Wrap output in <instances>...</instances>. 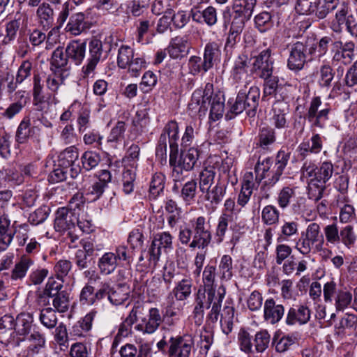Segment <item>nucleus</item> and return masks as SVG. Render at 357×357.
Masks as SVG:
<instances>
[{"label": "nucleus", "instance_id": "1", "mask_svg": "<svg viewBox=\"0 0 357 357\" xmlns=\"http://www.w3.org/2000/svg\"><path fill=\"white\" fill-rule=\"evenodd\" d=\"M209 105L211 106L210 119L213 121L220 119L224 112L223 96L214 93L213 84L206 83L204 88L197 89L192 93L188 110L192 116H202L206 114Z\"/></svg>", "mask_w": 357, "mask_h": 357}, {"label": "nucleus", "instance_id": "2", "mask_svg": "<svg viewBox=\"0 0 357 357\" xmlns=\"http://www.w3.org/2000/svg\"><path fill=\"white\" fill-rule=\"evenodd\" d=\"M190 226L185 225L179 227L178 238L182 245L190 248L204 249L212 239L211 225L204 216H199L190 220Z\"/></svg>", "mask_w": 357, "mask_h": 357}, {"label": "nucleus", "instance_id": "3", "mask_svg": "<svg viewBox=\"0 0 357 357\" xmlns=\"http://www.w3.org/2000/svg\"><path fill=\"white\" fill-rule=\"evenodd\" d=\"M177 153H169V165L172 169L171 176L174 183L172 189L174 192H178L180 184L187 177L184 173L193 169L199 157V151L195 147L182 151L178 159Z\"/></svg>", "mask_w": 357, "mask_h": 357}, {"label": "nucleus", "instance_id": "4", "mask_svg": "<svg viewBox=\"0 0 357 357\" xmlns=\"http://www.w3.org/2000/svg\"><path fill=\"white\" fill-rule=\"evenodd\" d=\"M259 97L260 90L257 86H251L248 92L245 89L240 90L226 117L231 119L233 116L230 114L235 116L243 111H245L249 116H255L259 105Z\"/></svg>", "mask_w": 357, "mask_h": 357}, {"label": "nucleus", "instance_id": "5", "mask_svg": "<svg viewBox=\"0 0 357 357\" xmlns=\"http://www.w3.org/2000/svg\"><path fill=\"white\" fill-rule=\"evenodd\" d=\"M324 243L321 227L317 222L309 224L296 243L295 248L301 255H308L312 250L320 251Z\"/></svg>", "mask_w": 357, "mask_h": 357}, {"label": "nucleus", "instance_id": "6", "mask_svg": "<svg viewBox=\"0 0 357 357\" xmlns=\"http://www.w3.org/2000/svg\"><path fill=\"white\" fill-rule=\"evenodd\" d=\"M323 296L324 302L332 303L337 312L344 311L352 302L351 293L346 288L338 289L337 284L334 280L326 282L323 287Z\"/></svg>", "mask_w": 357, "mask_h": 357}, {"label": "nucleus", "instance_id": "7", "mask_svg": "<svg viewBox=\"0 0 357 357\" xmlns=\"http://www.w3.org/2000/svg\"><path fill=\"white\" fill-rule=\"evenodd\" d=\"M301 172L302 176L310 178L311 180L325 185L334 173V167L333 164L328 160L321 162L318 167L314 161L306 160L301 167Z\"/></svg>", "mask_w": 357, "mask_h": 357}, {"label": "nucleus", "instance_id": "8", "mask_svg": "<svg viewBox=\"0 0 357 357\" xmlns=\"http://www.w3.org/2000/svg\"><path fill=\"white\" fill-rule=\"evenodd\" d=\"M290 158V153L284 150H280L276 155V162L273 167V176L266 179L260 188V199H268L271 195V190L279 181L285 169Z\"/></svg>", "mask_w": 357, "mask_h": 357}, {"label": "nucleus", "instance_id": "9", "mask_svg": "<svg viewBox=\"0 0 357 357\" xmlns=\"http://www.w3.org/2000/svg\"><path fill=\"white\" fill-rule=\"evenodd\" d=\"M194 344V337L190 333L172 336L168 340L167 356L190 357Z\"/></svg>", "mask_w": 357, "mask_h": 357}, {"label": "nucleus", "instance_id": "10", "mask_svg": "<svg viewBox=\"0 0 357 357\" xmlns=\"http://www.w3.org/2000/svg\"><path fill=\"white\" fill-rule=\"evenodd\" d=\"M173 236L168 231L156 234L147 251L149 266L155 267L161 256V249H172Z\"/></svg>", "mask_w": 357, "mask_h": 357}, {"label": "nucleus", "instance_id": "11", "mask_svg": "<svg viewBox=\"0 0 357 357\" xmlns=\"http://www.w3.org/2000/svg\"><path fill=\"white\" fill-rule=\"evenodd\" d=\"M321 98L318 96L312 98L307 109L305 118L312 128H324L329 119L331 107L326 106L320 109Z\"/></svg>", "mask_w": 357, "mask_h": 357}, {"label": "nucleus", "instance_id": "12", "mask_svg": "<svg viewBox=\"0 0 357 357\" xmlns=\"http://www.w3.org/2000/svg\"><path fill=\"white\" fill-rule=\"evenodd\" d=\"M102 55V42L98 39H93L89 43V57L86 64L82 68V77L89 79L94 77L96 69Z\"/></svg>", "mask_w": 357, "mask_h": 357}, {"label": "nucleus", "instance_id": "13", "mask_svg": "<svg viewBox=\"0 0 357 357\" xmlns=\"http://www.w3.org/2000/svg\"><path fill=\"white\" fill-rule=\"evenodd\" d=\"M271 55V50L267 48L254 57L252 71L261 79L268 78L273 74L274 60Z\"/></svg>", "mask_w": 357, "mask_h": 357}, {"label": "nucleus", "instance_id": "14", "mask_svg": "<svg viewBox=\"0 0 357 357\" xmlns=\"http://www.w3.org/2000/svg\"><path fill=\"white\" fill-rule=\"evenodd\" d=\"M333 55L331 60L332 66L350 64L354 59L355 44L352 41L342 43L336 41L333 43Z\"/></svg>", "mask_w": 357, "mask_h": 357}, {"label": "nucleus", "instance_id": "15", "mask_svg": "<svg viewBox=\"0 0 357 357\" xmlns=\"http://www.w3.org/2000/svg\"><path fill=\"white\" fill-rule=\"evenodd\" d=\"M2 327L14 329L19 335H28L32 326V318L29 314L22 313L17 315L15 321L11 316L5 315L1 319Z\"/></svg>", "mask_w": 357, "mask_h": 357}, {"label": "nucleus", "instance_id": "16", "mask_svg": "<svg viewBox=\"0 0 357 357\" xmlns=\"http://www.w3.org/2000/svg\"><path fill=\"white\" fill-rule=\"evenodd\" d=\"M289 50L287 68L295 72L301 70L307 62L305 45L301 42H296L289 46Z\"/></svg>", "mask_w": 357, "mask_h": 357}, {"label": "nucleus", "instance_id": "17", "mask_svg": "<svg viewBox=\"0 0 357 357\" xmlns=\"http://www.w3.org/2000/svg\"><path fill=\"white\" fill-rule=\"evenodd\" d=\"M249 59L245 54L239 55L234 61L231 71L232 80L247 87L252 82V75L248 73Z\"/></svg>", "mask_w": 357, "mask_h": 357}, {"label": "nucleus", "instance_id": "18", "mask_svg": "<svg viewBox=\"0 0 357 357\" xmlns=\"http://www.w3.org/2000/svg\"><path fill=\"white\" fill-rule=\"evenodd\" d=\"M323 149L322 137L313 134L310 139L303 140L296 148V152L298 160H306L311 154H318Z\"/></svg>", "mask_w": 357, "mask_h": 357}, {"label": "nucleus", "instance_id": "19", "mask_svg": "<svg viewBox=\"0 0 357 357\" xmlns=\"http://www.w3.org/2000/svg\"><path fill=\"white\" fill-rule=\"evenodd\" d=\"M142 310L143 307L140 305H135L132 307L128 314L119 325L114 343H117L121 338L131 335L132 326L137 321L139 316L142 314Z\"/></svg>", "mask_w": 357, "mask_h": 357}, {"label": "nucleus", "instance_id": "20", "mask_svg": "<svg viewBox=\"0 0 357 357\" xmlns=\"http://www.w3.org/2000/svg\"><path fill=\"white\" fill-rule=\"evenodd\" d=\"M77 222V218L75 213L67 208L62 207L58 208L56 212L54 227L59 232L70 231L75 228Z\"/></svg>", "mask_w": 357, "mask_h": 357}, {"label": "nucleus", "instance_id": "21", "mask_svg": "<svg viewBox=\"0 0 357 357\" xmlns=\"http://www.w3.org/2000/svg\"><path fill=\"white\" fill-rule=\"evenodd\" d=\"M162 321L160 310L151 307L149 310L148 318L142 319L141 323L135 326V329L143 334H153L158 329Z\"/></svg>", "mask_w": 357, "mask_h": 357}, {"label": "nucleus", "instance_id": "22", "mask_svg": "<svg viewBox=\"0 0 357 357\" xmlns=\"http://www.w3.org/2000/svg\"><path fill=\"white\" fill-rule=\"evenodd\" d=\"M311 317V311L305 305H298L290 307L287 312L285 323L288 326L304 325Z\"/></svg>", "mask_w": 357, "mask_h": 357}, {"label": "nucleus", "instance_id": "23", "mask_svg": "<svg viewBox=\"0 0 357 357\" xmlns=\"http://www.w3.org/2000/svg\"><path fill=\"white\" fill-rule=\"evenodd\" d=\"M226 289L223 285H220L218 288L217 294L208 295L207 308L211 307L210 312L207 314L206 319L208 321L215 323L220 316L222 303L225 298Z\"/></svg>", "mask_w": 357, "mask_h": 357}, {"label": "nucleus", "instance_id": "24", "mask_svg": "<svg viewBox=\"0 0 357 357\" xmlns=\"http://www.w3.org/2000/svg\"><path fill=\"white\" fill-rule=\"evenodd\" d=\"M190 43L187 36H176L171 39L167 51L172 59H181L190 51Z\"/></svg>", "mask_w": 357, "mask_h": 357}, {"label": "nucleus", "instance_id": "25", "mask_svg": "<svg viewBox=\"0 0 357 357\" xmlns=\"http://www.w3.org/2000/svg\"><path fill=\"white\" fill-rule=\"evenodd\" d=\"M68 63V57L66 54H64L63 48L60 46L56 48L51 59L52 72L62 77H68L69 75Z\"/></svg>", "mask_w": 357, "mask_h": 357}, {"label": "nucleus", "instance_id": "26", "mask_svg": "<svg viewBox=\"0 0 357 357\" xmlns=\"http://www.w3.org/2000/svg\"><path fill=\"white\" fill-rule=\"evenodd\" d=\"M284 314V307L278 304L273 298L265 301L264 305V318L265 321L271 324L278 323Z\"/></svg>", "mask_w": 357, "mask_h": 357}, {"label": "nucleus", "instance_id": "27", "mask_svg": "<svg viewBox=\"0 0 357 357\" xmlns=\"http://www.w3.org/2000/svg\"><path fill=\"white\" fill-rule=\"evenodd\" d=\"M35 259L28 255H22L14 265L11 271L10 278L11 280H22L26 275L28 271L34 265Z\"/></svg>", "mask_w": 357, "mask_h": 357}, {"label": "nucleus", "instance_id": "28", "mask_svg": "<svg viewBox=\"0 0 357 357\" xmlns=\"http://www.w3.org/2000/svg\"><path fill=\"white\" fill-rule=\"evenodd\" d=\"M271 123L278 129L287 127V116L289 113V105L283 101H277L273 106Z\"/></svg>", "mask_w": 357, "mask_h": 357}, {"label": "nucleus", "instance_id": "29", "mask_svg": "<svg viewBox=\"0 0 357 357\" xmlns=\"http://www.w3.org/2000/svg\"><path fill=\"white\" fill-rule=\"evenodd\" d=\"M165 138V142H169L170 153L178 152L179 139V128L175 121H168L160 136L159 139Z\"/></svg>", "mask_w": 357, "mask_h": 357}, {"label": "nucleus", "instance_id": "30", "mask_svg": "<svg viewBox=\"0 0 357 357\" xmlns=\"http://www.w3.org/2000/svg\"><path fill=\"white\" fill-rule=\"evenodd\" d=\"M36 131H39V128L36 126H31V119L29 116H25L20 123L16 132L15 141L18 144H25Z\"/></svg>", "mask_w": 357, "mask_h": 357}, {"label": "nucleus", "instance_id": "31", "mask_svg": "<svg viewBox=\"0 0 357 357\" xmlns=\"http://www.w3.org/2000/svg\"><path fill=\"white\" fill-rule=\"evenodd\" d=\"M88 28L86 14L82 12L76 13L70 17L65 28L66 32L74 36H78Z\"/></svg>", "mask_w": 357, "mask_h": 357}, {"label": "nucleus", "instance_id": "32", "mask_svg": "<svg viewBox=\"0 0 357 357\" xmlns=\"http://www.w3.org/2000/svg\"><path fill=\"white\" fill-rule=\"evenodd\" d=\"M119 264L113 252H105L98 261V267L100 273L105 275L114 273Z\"/></svg>", "mask_w": 357, "mask_h": 357}, {"label": "nucleus", "instance_id": "33", "mask_svg": "<svg viewBox=\"0 0 357 357\" xmlns=\"http://www.w3.org/2000/svg\"><path fill=\"white\" fill-rule=\"evenodd\" d=\"M129 297V287L126 284H118L111 288L108 301L114 305H120L128 300Z\"/></svg>", "mask_w": 357, "mask_h": 357}, {"label": "nucleus", "instance_id": "34", "mask_svg": "<svg viewBox=\"0 0 357 357\" xmlns=\"http://www.w3.org/2000/svg\"><path fill=\"white\" fill-rule=\"evenodd\" d=\"M220 55L219 45L216 43L212 42L206 45L203 55L204 73L213 68L214 62L218 59Z\"/></svg>", "mask_w": 357, "mask_h": 357}, {"label": "nucleus", "instance_id": "35", "mask_svg": "<svg viewBox=\"0 0 357 357\" xmlns=\"http://www.w3.org/2000/svg\"><path fill=\"white\" fill-rule=\"evenodd\" d=\"M86 43L77 40L70 42L66 48V54L77 65L81 63L85 56Z\"/></svg>", "mask_w": 357, "mask_h": 357}, {"label": "nucleus", "instance_id": "36", "mask_svg": "<svg viewBox=\"0 0 357 357\" xmlns=\"http://www.w3.org/2000/svg\"><path fill=\"white\" fill-rule=\"evenodd\" d=\"M220 326L222 332L228 335L233 329L234 317V307L228 302H226L221 313Z\"/></svg>", "mask_w": 357, "mask_h": 357}, {"label": "nucleus", "instance_id": "37", "mask_svg": "<svg viewBox=\"0 0 357 357\" xmlns=\"http://www.w3.org/2000/svg\"><path fill=\"white\" fill-rule=\"evenodd\" d=\"M273 160L268 157L259 158L255 167L256 180H259V182H260L264 178H271L273 176Z\"/></svg>", "mask_w": 357, "mask_h": 357}, {"label": "nucleus", "instance_id": "38", "mask_svg": "<svg viewBox=\"0 0 357 357\" xmlns=\"http://www.w3.org/2000/svg\"><path fill=\"white\" fill-rule=\"evenodd\" d=\"M257 0H235L233 3L234 14L250 19Z\"/></svg>", "mask_w": 357, "mask_h": 357}, {"label": "nucleus", "instance_id": "39", "mask_svg": "<svg viewBox=\"0 0 357 357\" xmlns=\"http://www.w3.org/2000/svg\"><path fill=\"white\" fill-rule=\"evenodd\" d=\"M192 287V280L190 278H183L176 284L172 290V294L177 301H183L191 295Z\"/></svg>", "mask_w": 357, "mask_h": 357}, {"label": "nucleus", "instance_id": "40", "mask_svg": "<svg viewBox=\"0 0 357 357\" xmlns=\"http://www.w3.org/2000/svg\"><path fill=\"white\" fill-rule=\"evenodd\" d=\"M78 149L75 146H70L65 149L59 155V165L63 168H68L78 160Z\"/></svg>", "mask_w": 357, "mask_h": 357}, {"label": "nucleus", "instance_id": "41", "mask_svg": "<svg viewBox=\"0 0 357 357\" xmlns=\"http://www.w3.org/2000/svg\"><path fill=\"white\" fill-rule=\"evenodd\" d=\"M226 185L221 183L220 181H218L215 186H213L211 189H208L205 191L206 195L205 198L207 201L210 202L213 205L219 204L226 192Z\"/></svg>", "mask_w": 357, "mask_h": 357}, {"label": "nucleus", "instance_id": "42", "mask_svg": "<svg viewBox=\"0 0 357 357\" xmlns=\"http://www.w3.org/2000/svg\"><path fill=\"white\" fill-rule=\"evenodd\" d=\"M216 268L212 265H207L205 266L202 273V282L204 284V289H206L208 295L217 294L218 289L214 287L215 278Z\"/></svg>", "mask_w": 357, "mask_h": 357}, {"label": "nucleus", "instance_id": "43", "mask_svg": "<svg viewBox=\"0 0 357 357\" xmlns=\"http://www.w3.org/2000/svg\"><path fill=\"white\" fill-rule=\"evenodd\" d=\"M39 22L43 27L50 28L54 22V11L50 4L43 3L40 4L36 11Z\"/></svg>", "mask_w": 357, "mask_h": 357}, {"label": "nucleus", "instance_id": "44", "mask_svg": "<svg viewBox=\"0 0 357 357\" xmlns=\"http://www.w3.org/2000/svg\"><path fill=\"white\" fill-rule=\"evenodd\" d=\"M357 241V232L354 227L347 225L340 230V244L342 243L346 248H351Z\"/></svg>", "mask_w": 357, "mask_h": 357}, {"label": "nucleus", "instance_id": "45", "mask_svg": "<svg viewBox=\"0 0 357 357\" xmlns=\"http://www.w3.org/2000/svg\"><path fill=\"white\" fill-rule=\"evenodd\" d=\"M296 337L292 335H286L282 337L274 336L273 344L278 353H284L289 350L296 342Z\"/></svg>", "mask_w": 357, "mask_h": 357}, {"label": "nucleus", "instance_id": "46", "mask_svg": "<svg viewBox=\"0 0 357 357\" xmlns=\"http://www.w3.org/2000/svg\"><path fill=\"white\" fill-rule=\"evenodd\" d=\"M271 335L266 330L257 331L253 338L255 352L261 354L268 347Z\"/></svg>", "mask_w": 357, "mask_h": 357}, {"label": "nucleus", "instance_id": "47", "mask_svg": "<svg viewBox=\"0 0 357 357\" xmlns=\"http://www.w3.org/2000/svg\"><path fill=\"white\" fill-rule=\"evenodd\" d=\"M199 133V125L195 122L191 121L186 125L184 133L181 137V145L182 147H188L191 146Z\"/></svg>", "mask_w": 357, "mask_h": 357}, {"label": "nucleus", "instance_id": "48", "mask_svg": "<svg viewBox=\"0 0 357 357\" xmlns=\"http://www.w3.org/2000/svg\"><path fill=\"white\" fill-rule=\"evenodd\" d=\"M197 192V183L195 180L187 181L182 187L180 197L187 205H190L195 201Z\"/></svg>", "mask_w": 357, "mask_h": 357}, {"label": "nucleus", "instance_id": "49", "mask_svg": "<svg viewBox=\"0 0 357 357\" xmlns=\"http://www.w3.org/2000/svg\"><path fill=\"white\" fill-rule=\"evenodd\" d=\"M257 145L263 149H268L269 146L274 144L276 139L275 130L270 127H263L258 135Z\"/></svg>", "mask_w": 357, "mask_h": 357}, {"label": "nucleus", "instance_id": "50", "mask_svg": "<svg viewBox=\"0 0 357 357\" xmlns=\"http://www.w3.org/2000/svg\"><path fill=\"white\" fill-rule=\"evenodd\" d=\"M26 91L23 90H19L15 93V96L19 100L10 104L8 107L5 109V111L2 113V116L6 119H11L16 114H19L23 107L25 106L26 102H22V99L24 97Z\"/></svg>", "mask_w": 357, "mask_h": 357}, {"label": "nucleus", "instance_id": "51", "mask_svg": "<svg viewBox=\"0 0 357 357\" xmlns=\"http://www.w3.org/2000/svg\"><path fill=\"white\" fill-rule=\"evenodd\" d=\"M233 260L232 258L228 255H223L218 265V272L220 277L222 280H230L233 276Z\"/></svg>", "mask_w": 357, "mask_h": 357}, {"label": "nucleus", "instance_id": "52", "mask_svg": "<svg viewBox=\"0 0 357 357\" xmlns=\"http://www.w3.org/2000/svg\"><path fill=\"white\" fill-rule=\"evenodd\" d=\"M349 13V7L345 3H342L335 16L334 20L331 24V29L336 33H340L342 30L343 25L346 24L347 15Z\"/></svg>", "mask_w": 357, "mask_h": 357}, {"label": "nucleus", "instance_id": "53", "mask_svg": "<svg viewBox=\"0 0 357 357\" xmlns=\"http://www.w3.org/2000/svg\"><path fill=\"white\" fill-rule=\"evenodd\" d=\"M215 172L213 167L204 168L199 174V190L203 193L208 190L213 183Z\"/></svg>", "mask_w": 357, "mask_h": 357}, {"label": "nucleus", "instance_id": "54", "mask_svg": "<svg viewBox=\"0 0 357 357\" xmlns=\"http://www.w3.org/2000/svg\"><path fill=\"white\" fill-rule=\"evenodd\" d=\"M29 344L28 351L34 354H38L45 346V337L44 335L38 331H33L28 337Z\"/></svg>", "mask_w": 357, "mask_h": 357}, {"label": "nucleus", "instance_id": "55", "mask_svg": "<svg viewBox=\"0 0 357 357\" xmlns=\"http://www.w3.org/2000/svg\"><path fill=\"white\" fill-rule=\"evenodd\" d=\"M234 218L230 217L229 215L221 214L218 220V224L215 230L216 236L219 242H222L226 234L229 224L234 220ZM231 229H234L232 225H230Z\"/></svg>", "mask_w": 357, "mask_h": 357}, {"label": "nucleus", "instance_id": "56", "mask_svg": "<svg viewBox=\"0 0 357 357\" xmlns=\"http://www.w3.org/2000/svg\"><path fill=\"white\" fill-rule=\"evenodd\" d=\"M52 305L59 312H66L68 310L70 304V294L63 290L54 296H52Z\"/></svg>", "mask_w": 357, "mask_h": 357}, {"label": "nucleus", "instance_id": "57", "mask_svg": "<svg viewBox=\"0 0 357 357\" xmlns=\"http://www.w3.org/2000/svg\"><path fill=\"white\" fill-rule=\"evenodd\" d=\"M39 320L40 323L48 329L55 328L58 322L56 312L52 307L41 310Z\"/></svg>", "mask_w": 357, "mask_h": 357}, {"label": "nucleus", "instance_id": "58", "mask_svg": "<svg viewBox=\"0 0 357 357\" xmlns=\"http://www.w3.org/2000/svg\"><path fill=\"white\" fill-rule=\"evenodd\" d=\"M280 211L273 205H267L261 211V221L266 225H273L279 222Z\"/></svg>", "mask_w": 357, "mask_h": 357}, {"label": "nucleus", "instance_id": "59", "mask_svg": "<svg viewBox=\"0 0 357 357\" xmlns=\"http://www.w3.org/2000/svg\"><path fill=\"white\" fill-rule=\"evenodd\" d=\"M238 343L241 351L246 354H252L255 353L252 337L250 334L243 328H241L238 332Z\"/></svg>", "mask_w": 357, "mask_h": 357}, {"label": "nucleus", "instance_id": "60", "mask_svg": "<svg viewBox=\"0 0 357 357\" xmlns=\"http://www.w3.org/2000/svg\"><path fill=\"white\" fill-rule=\"evenodd\" d=\"M134 58V50L130 46L122 45L118 51L117 64L121 68H126Z\"/></svg>", "mask_w": 357, "mask_h": 357}, {"label": "nucleus", "instance_id": "61", "mask_svg": "<svg viewBox=\"0 0 357 357\" xmlns=\"http://www.w3.org/2000/svg\"><path fill=\"white\" fill-rule=\"evenodd\" d=\"M324 233L327 245H337L340 244V230L335 222L326 225L324 228Z\"/></svg>", "mask_w": 357, "mask_h": 357}, {"label": "nucleus", "instance_id": "62", "mask_svg": "<svg viewBox=\"0 0 357 357\" xmlns=\"http://www.w3.org/2000/svg\"><path fill=\"white\" fill-rule=\"evenodd\" d=\"M81 160L83 168L90 171L98 165L100 162V155L95 151H86L82 154Z\"/></svg>", "mask_w": 357, "mask_h": 357}, {"label": "nucleus", "instance_id": "63", "mask_svg": "<svg viewBox=\"0 0 357 357\" xmlns=\"http://www.w3.org/2000/svg\"><path fill=\"white\" fill-rule=\"evenodd\" d=\"M320 0H297L295 9L300 15H310L317 9Z\"/></svg>", "mask_w": 357, "mask_h": 357}, {"label": "nucleus", "instance_id": "64", "mask_svg": "<svg viewBox=\"0 0 357 357\" xmlns=\"http://www.w3.org/2000/svg\"><path fill=\"white\" fill-rule=\"evenodd\" d=\"M77 130L83 133L91 126V110L87 107H82L77 118Z\"/></svg>", "mask_w": 357, "mask_h": 357}]
</instances>
